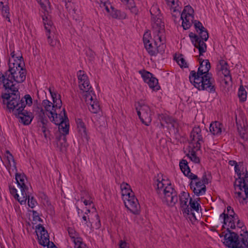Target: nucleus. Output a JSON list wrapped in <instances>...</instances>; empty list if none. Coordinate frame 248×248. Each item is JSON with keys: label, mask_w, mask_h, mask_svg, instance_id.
<instances>
[{"label": "nucleus", "mask_w": 248, "mask_h": 248, "mask_svg": "<svg viewBox=\"0 0 248 248\" xmlns=\"http://www.w3.org/2000/svg\"><path fill=\"white\" fill-rule=\"evenodd\" d=\"M35 232L38 238L42 237V235L45 234V233H48L45 227L41 224H39L36 226Z\"/></svg>", "instance_id": "40"}, {"label": "nucleus", "mask_w": 248, "mask_h": 248, "mask_svg": "<svg viewBox=\"0 0 248 248\" xmlns=\"http://www.w3.org/2000/svg\"><path fill=\"white\" fill-rule=\"evenodd\" d=\"M199 91H206L210 93L216 92L215 81L211 73L206 74L199 81L191 83Z\"/></svg>", "instance_id": "4"}, {"label": "nucleus", "mask_w": 248, "mask_h": 248, "mask_svg": "<svg viewBox=\"0 0 248 248\" xmlns=\"http://www.w3.org/2000/svg\"><path fill=\"white\" fill-rule=\"evenodd\" d=\"M0 9L3 16L9 14V7L8 5V0H0Z\"/></svg>", "instance_id": "35"}, {"label": "nucleus", "mask_w": 248, "mask_h": 248, "mask_svg": "<svg viewBox=\"0 0 248 248\" xmlns=\"http://www.w3.org/2000/svg\"><path fill=\"white\" fill-rule=\"evenodd\" d=\"M98 2L103 3V6L108 13H110L111 16H119L121 15V12L119 10H115L110 4L107 5L105 0H98Z\"/></svg>", "instance_id": "29"}, {"label": "nucleus", "mask_w": 248, "mask_h": 248, "mask_svg": "<svg viewBox=\"0 0 248 248\" xmlns=\"http://www.w3.org/2000/svg\"><path fill=\"white\" fill-rule=\"evenodd\" d=\"M151 16H158L160 14L159 10L156 6H153L150 9Z\"/></svg>", "instance_id": "57"}, {"label": "nucleus", "mask_w": 248, "mask_h": 248, "mask_svg": "<svg viewBox=\"0 0 248 248\" xmlns=\"http://www.w3.org/2000/svg\"><path fill=\"white\" fill-rule=\"evenodd\" d=\"M154 37V44L155 46H157V41H158L162 44L165 42V31H160L159 32H153Z\"/></svg>", "instance_id": "31"}, {"label": "nucleus", "mask_w": 248, "mask_h": 248, "mask_svg": "<svg viewBox=\"0 0 248 248\" xmlns=\"http://www.w3.org/2000/svg\"><path fill=\"white\" fill-rule=\"evenodd\" d=\"M194 25L195 29L196 30L197 32H199V31H202V30L204 29V27L203 26L201 22L198 20H195L193 22Z\"/></svg>", "instance_id": "54"}, {"label": "nucleus", "mask_w": 248, "mask_h": 248, "mask_svg": "<svg viewBox=\"0 0 248 248\" xmlns=\"http://www.w3.org/2000/svg\"><path fill=\"white\" fill-rule=\"evenodd\" d=\"M200 181H201V182H202V183L204 185L208 183V179L207 178L206 174L205 172L204 173L203 175H202V178Z\"/></svg>", "instance_id": "64"}, {"label": "nucleus", "mask_w": 248, "mask_h": 248, "mask_svg": "<svg viewBox=\"0 0 248 248\" xmlns=\"http://www.w3.org/2000/svg\"><path fill=\"white\" fill-rule=\"evenodd\" d=\"M66 135L64 134L59 133L58 135L56 136V139L57 141V145H61L62 147H65L66 144Z\"/></svg>", "instance_id": "36"}, {"label": "nucleus", "mask_w": 248, "mask_h": 248, "mask_svg": "<svg viewBox=\"0 0 248 248\" xmlns=\"http://www.w3.org/2000/svg\"><path fill=\"white\" fill-rule=\"evenodd\" d=\"M189 204H190V214L189 216H191V217H189L190 220L191 221H195L196 220V218L195 215V214L192 212L193 210H195L197 212H198L199 210V207H200V204L197 202L193 201L192 198L190 199L189 201Z\"/></svg>", "instance_id": "26"}, {"label": "nucleus", "mask_w": 248, "mask_h": 248, "mask_svg": "<svg viewBox=\"0 0 248 248\" xmlns=\"http://www.w3.org/2000/svg\"><path fill=\"white\" fill-rule=\"evenodd\" d=\"M28 191V190H24V191L23 192V190H21L22 197L20 198L19 197L18 198H15L16 199H17L18 200V201L20 203V204H25L26 203L28 198H29Z\"/></svg>", "instance_id": "45"}, {"label": "nucleus", "mask_w": 248, "mask_h": 248, "mask_svg": "<svg viewBox=\"0 0 248 248\" xmlns=\"http://www.w3.org/2000/svg\"><path fill=\"white\" fill-rule=\"evenodd\" d=\"M16 180L20 190H28V187L25 185V181L27 180V177L24 173H18L17 171L16 173Z\"/></svg>", "instance_id": "20"}, {"label": "nucleus", "mask_w": 248, "mask_h": 248, "mask_svg": "<svg viewBox=\"0 0 248 248\" xmlns=\"http://www.w3.org/2000/svg\"><path fill=\"white\" fill-rule=\"evenodd\" d=\"M168 183H170V182H168L165 179H162L161 181H160L158 179H156L155 184L156 186L155 190L156 193L160 197H162V193L163 192V189H165L166 186H167Z\"/></svg>", "instance_id": "27"}, {"label": "nucleus", "mask_w": 248, "mask_h": 248, "mask_svg": "<svg viewBox=\"0 0 248 248\" xmlns=\"http://www.w3.org/2000/svg\"><path fill=\"white\" fill-rule=\"evenodd\" d=\"M75 244V248H86V245L82 241L81 237L73 240Z\"/></svg>", "instance_id": "50"}, {"label": "nucleus", "mask_w": 248, "mask_h": 248, "mask_svg": "<svg viewBox=\"0 0 248 248\" xmlns=\"http://www.w3.org/2000/svg\"><path fill=\"white\" fill-rule=\"evenodd\" d=\"M46 35L47 36V41L50 46L54 47L56 45L57 42L56 40H53L50 35V34L47 33Z\"/></svg>", "instance_id": "59"}, {"label": "nucleus", "mask_w": 248, "mask_h": 248, "mask_svg": "<svg viewBox=\"0 0 248 248\" xmlns=\"http://www.w3.org/2000/svg\"><path fill=\"white\" fill-rule=\"evenodd\" d=\"M199 34L200 36L199 37L201 38L202 41L203 42L207 41L209 38V34L207 30L205 28L200 31L199 32Z\"/></svg>", "instance_id": "51"}, {"label": "nucleus", "mask_w": 248, "mask_h": 248, "mask_svg": "<svg viewBox=\"0 0 248 248\" xmlns=\"http://www.w3.org/2000/svg\"><path fill=\"white\" fill-rule=\"evenodd\" d=\"M167 1V3L168 5H170L171 8V11L173 13H176V12H178L179 13H180V11L179 10V6H175V0H166Z\"/></svg>", "instance_id": "52"}, {"label": "nucleus", "mask_w": 248, "mask_h": 248, "mask_svg": "<svg viewBox=\"0 0 248 248\" xmlns=\"http://www.w3.org/2000/svg\"><path fill=\"white\" fill-rule=\"evenodd\" d=\"M194 13L193 8L190 5H187L184 7L181 16H194Z\"/></svg>", "instance_id": "41"}, {"label": "nucleus", "mask_w": 248, "mask_h": 248, "mask_svg": "<svg viewBox=\"0 0 248 248\" xmlns=\"http://www.w3.org/2000/svg\"><path fill=\"white\" fill-rule=\"evenodd\" d=\"M190 139L192 142L196 141L195 145L193 146L196 151L200 150L201 142H203V139L202 135V130L199 126H195L190 133Z\"/></svg>", "instance_id": "13"}, {"label": "nucleus", "mask_w": 248, "mask_h": 248, "mask_svg": "<svg viewBox=\"0 0 248 248\" xmlns=\"http://www.w3.org/2000/svg\"><path fill=\"white\" fill-rule=\"evenodd\" d=\"M238 95L240 100L242 102H244L247 99V92L244 90L243 86H240L238 91Z\"/></svg>", "instance_id": "47"}, {"label": "nucleus", "mask_w": 248, "mask_h": 248, "mask_svg": "<svg viewBox=\"0 0 248 248\" xmlns=\"http://www.w3.org/2000/svg\"><path fill=\"white\" fill-rule=\"evenodd\" d=\"M93 96H94L92 94L83 95L85 102L90 104L89 107L90 111L93 113H97L100 111V108L98 101L95 98L94 99Z\"/></svg>", "instance_id": "14"}, {"label": "nucleus", "mask_w": 248, "mask_h": 248, "mask_svg": "<svg viewBox=\"0 0 248 248\" xmlns=\"http://www.w3.org/2000/svg\"><path fill=\"white\" fill-rule=\"evenodd\" d=\"M189 195L188 193L183 191L179 196L180 208L184 214L188 215L190 214V208L187 204Z\"/></svg>", "instance_id": "17"}, {"label": "nucleus", "mask_w": 248, "mask_h": 248, "mask_svg": "<svg viewBox=\"0 0 248 248\" xmlns=\"http://www.w3.org/2000/svg\"><path fill=\"white\" fill-rule=\"evenodd\" d=\"M144 46L149 54L151 56H155L158 52L157 46L155 44L153 46L151 42L147 44H146Z\"/></svg>", "instance_id": "34"}, {"label": "nucleus", "mask_w": 248, "mask_h": 248, "mask_svg": "<svg viewBox=\"0 0 248 248\" xmlns=\"http://www.w3.org/2000/svg\"><path fill=\"white\" fill-rule=\"evenodd\" d=\"M235 171L238 176V179H236L234 184L235 187V192L238 195V197L242 199V202L248 199V171L245 169L244 177H241L242 173L239 166H235L234 167Z\"/></svg>", "instance_id": "3"}, {"label": "nucleus", "mask_w": 248, "mask_h": 248, "mask_svg": "<svg viewBox=\"0 0 248 248\" xmlns=\"http://www.w3.org/2000/svg\"><path fill=\"white\" fill-rule=\"evenodd\" d=\"M220 217L223 218V224L226 225L227 224L228 220L230 219V217L229 216V215L223 212L220 215Z\"/></svg>", "instance_id": "61"}, {"label": "nucleus", "mask_w": 248, "mask_h": 248, "mask_svg": "<svg viewBox=\"0 0 248 248\" xmlns=\"http://www.w3.org/2000/svg\"><path fill=\"white\" fill-rule=\"evenodd\" d=\"M219 64L220 66V70L222 71V74L224 77L229 79V80H232V77L230 75V71L229 70L228 64L227 62L223 60L219 61Z\"/></svg>", "instance_id": "28"}, {"label": "nucleus", "mask_w": 248, "mask_h": 248, "mask_svg": "<svg viewBox=\"0 0 248 248\" xmlns=\"http://www.w3.org/2000/svg\"><path fill=\"white\" fill-rule=\"evenodd\" d=\"M43 20L46 32L50 34L51 30L53 27V23L51 20V16H43Z\"/></svg>", "instance_id": "32"}, {"label": "nucleus", "mask_w": 248, "mask_h": 248, "mask_svg": "<svg viewBox=\"0 0 248 248\" xmlns=\"http://www.w3.org/2000/svg\"><path fill=\"white\" fill-rule=\"evenodd\" d=\"M17 54L14 62H11L9 59V69L4 74L0 72V82L3 84L5 90L9 88L14 81L21 83L26 79V70L23 68V58L20 51H17Z\"/></svg>", "instance_id": "1"}, {"label": "nucleus", "mask_w": 248, "mask_h": 248, "mask_svg": "<svg viewBox=\"0 0 248 248\" xmlns=\"http://www.w3.org/2000/svg\"><path fill=\"white\" fill-rule=\"evenodd\" d=\"M32 216H33V220L34 221H38L41 222H43V219H41L39 217V213L34 210L32 211Z\"/></svg>", "instance_id": "58"}, {"label": "nucleus", "mask_w": 248, "mask_h": 248, "mask_svg": "<svg viewBox=\"0 0 248 248\" xmlns=\"http://www.w3.org/2000/svg\"><path fill=\"white\" fill-rule=\"evenodd\" d=\"M7 89L10 90L12 92L2 93L1 95L4 108L6 109L18 108L20 107L21 104H23L24 108L27 105L30 106L32 104V99L29 94H26L24 97L20 99L18 88L15 87V84H11L10 88Z\"/></svg>", "instance_id": "2"}, {"label": "nucleus", "mask_w": 248, "mask_h": 248, "mask_svg": "<svg viewBox=\"0 0 248 248\" xmlns=\"http://www.w3.org/2000/svg\"><path fill=\"white\" fill-rule=\"evenodd\" d=\"M7 161H12L13 162V167L14 169L16 170V171H17V169L16 166V162L15 160L14 159V156L12 154H10V155H7L6 156Z\"/></svg>", "instance_id": "56"}, {"label": "nucleus", "mask_w": 248, "mask_h": 248, "mask_svg": "<svg viewBox=\"0 0 248 248\" xmlns=\"http://www.w3.org/2000/svg\"><path fill=\"white\" fill-rule=\"evenodd\" d=\"M151 38V33L149 31H146L143 36V41L144 45L150 43V39Z\"/></svg>", "instance_id": "53"}, {"label": "nucleus", "mask_w": 248, "mask_h": 248, "mask_svg": "<svg viewBox=\"0 0 248 248\" xmlns=\"http://www.w3.org/2000/svg\"><path fill=\"white\" fill-rule=\"evenodd\" d=\"M9 189L11 194L14 196L15 198H18L19 197V195L17 193V190L16 188L12 186H9Z\"/></svg>", "instance_id": "60"}, {"label": "nucleus", "mask_w": 248, "mask_h": 248, "mask_svg": "<svg viewBox=\"0 0 248 248\" xmlns=\"http://www.w3.org/2000/svg\"><path fill=\"white\" fill-rule=\"evenodd\" d=\"M49 91L53 99L52 108L60 109L62 106V101L61 99V95L52 92L51 88H49Z\"/></svg>", "instance_id": "24"}, {"label": "nucleus", "mask_w": 248, "mask_h": 248, "mask_svg": "<svg viewBox=\"0 0 248 248\" xmlns=\"http://www.w3.org/2000/svg\"><path fill=\"white\" fill-rule=\"evenodd\" d=\"M140 108H136L138 115L141 122L146 126H148L152 121V114L149 107L146 105H139Z\"/></svg>", "instance_id": "10"}, {"label": "nucleus", "mask_w": 248, "mask_h": 248, "mask_svg": "<svg viewBox=\"0 0 248 248\" xmlns=\"http://www.w3.org/2000/svg\"><path fill=\"white\" fill-rule=\"evenodd\" d=\"M226 231L229 233L224 234L225 241L224 244L229 248H244L242 245L240 244L239 237L237 233L230 230L228 228Z\"/></svg>", "instance_id": "8"}, {"label": "nucleus", "mask_w": 248, "mask_h": 248, "mask_svg": "<svg viewBox=\"0 0 248 248\" xmlns=\"http://www.w3.org/2000/svg\"><path fill=\"white\" fill-rule=\"evenodd\" d=\"M39 240V244L44 247L49 245V238L48 233H45V234L42 235V237L38 238Z\"/></svg>", "instance_id": "38"}, {"label": "nucleus", "mask_w": 248, "mask_h": 248, "mask_svg": "<svg viewBox=\"0 0 248 248\" xmlns=\"http://www.w3.org/2000/svg\"><path fill=\"white\" fill-rule=\"evenodd\" d=\"M161 197L163 198V202L169 206H173L178 202L177 193L171 183H168L165 186Z\"/></svg>", "instance_id": "5"}, {"label": "nucleus", "mask_w": 248, "mask_h": 248, "mask_svg": "<svg viewBox=\"0 0 248 248\" xmlns=\"http://www.w3.org/2000/svg\"><path fill=\"white\" fill-rule=\"evenodd\" d=\"M163 122H165L166 124H172V126L174 127V123H175V120L171 117H170L168 115H166L163 116L161 117V125H163L162 123Z\"/></svg>", "instance_id": "49"}, {"label": "nucleus", "mask_w": 248, "mask_h": 248, "mask_svg": "<svg viewBox=\"0 0 248 248\" xmlns=\"http://www.w3.org/2000/svg\"><path fill=\"white\" fill-rule=\"evenodd\" d=\"M204 62H206V66L205 67H203L202 63H201L197 72L194 70L190 71L189 79L191 83L195 82V81H199L200 78L204 76L206 74H210L209 71L211 68V65L209 60H205Z\"/></svg>", "instance_id": "9"}, {"label": "nucleus", "mask_w": 248, "mask_h": 248, "mask_svg": "<svg viewBox=\"0 0 248 248\" xmlns=\"http://www.w3.org/2000/svg\"><path fill=\"white\" fill-rule=\"evenodd\" d=\"M228 226L232 229H234L235 228V222L233 221L232 218L230 217V219L228 220L227 222Z\"/></svg>", "instance_id": "62"}, {"label": "nucleus", "mask_w": 248, "mask_h": 248, "mask_svg": "<svg viewBox=\"0 0 248 248\" xmlns=\"http://www.w3.org/2000/svg\"><path fill=\"white\" fill-rule=\"evenodd\" d=\"M140 73L141 74L144 81L148 84L150 88L155 91H157L160 89L158 79L154 77L151 73L144 70L142 71H140Z\"/></svg>", "instance_id": "11"}, {"label": "nucleus", "mask_w": 248, "mask_h": 248, "mask_svg": "<svg viewBox=\"0 0 248 248\" xmlns=\"http://www.w3.org/2000/svg\"><path fill=\"white\" fill-rule=\"evenodd\" d=\"M240 236L241 237V242L244 245L243 247L244 248H248V232L247 231L244 232L243 233L240 234Z\"/></svg>", "instance_id": "42"}, {"label": "nucleus", "mask_w": 248, "mask_h": 248, "mask_svg": "<svg viewBox=\"0 0 248 248\" xmlns=\"http://www.w3.org/2000/svg\"><path fill=\"white\" fill-rule=\"evenodd\" d=\"M223 127V124L218 121L212 122L210 125V131L214 135L219 136L221 134Z\"/></svg>", "instance_id": "22"}, {"label": "nucleus", "mask_w": 248, "mask_h": 248, "mask_svg": "<svg viewBox=\"0 0 248 248\" xmlns=\"http://www.w3.org/2000/svg\"><path fill=\"white\" fill-rule=\"evenodd\" d=\"M67 231L70 237L72 239V240L80 238V237L79 236L78 233L77 232L74 228L72 227H68L67 228Z\"/></svg>", "instance_id": "44"}, {"label": "nucleus", "mask_w": 248, "mask_h": 248, "mask_svg": "<svg viewBox=\"0 0 248 248\" xmlns=\"http://www.w3.org/2000/svg\"><path fill=\"white\" fill-rule=\"evenodd\" d=\"M34 111L36 115L38 122L41 123L42 125H44L45 123H47V120L46 117L44 110L42 107L38 106H36L34 109Z\"/></svg>", "instance_id": "23"}, {"label": "nucleus", "mask_w": 248, "mask_h": 248, "mask_svg": "<svg viewBox=\"0 0 248 248\" xmlns=\"http://www.w3.org/2000/svg\"><path fill=\"white\" fill-rule=\"evenodd\" d=\"M190 186L194 194L198 196L204 194L205 193L206 186L202 182L199 181L198 178V179L192 180L190 183Z\"/></svg>", "instance_id": "15"}, {"label": "nucleus", "mask_w": 248, "mask_h": 248, "mask_svg": "<svg viewBox=\"0 0 248 248\" xmlns=\"http://www.w3.org/2000/svg\"><path fill=\"white\" fill-rule=\"evenodd\" d=\"M152 26L153 32H159L160 31H165V25L162 19L157 16H153L152 18Z\"/></svg>", "instance_id": "19"}, {"label": "nucleus", "mask_w": 248, "mask_h": 248, "mask_svg": "<svg viewBox=\"0 0 248 248\" xmlns=\"http://www.w3.org/2000/svg\"><path fill=\"white\" fill-rule=\"evenodd\" d=\"M58 125H59L58 128L60 133L65 135L69 134V124L68 118H67V120L62 121V122H61V123Z\"/></svg>", "instance_id": "30"}, {"label": "nucleus", "mask_w": 248, "mask_h": 248, "mask_svg": "<svg viewBox=\"0 0 248 248\" xmlns=\"http://www.w3.org/2000/svg\"><path fill=\"white\" fill-rule=\"evenodd\" d=\"M187 156L192 162L195 163H199L200 162L199 157L197 156L196 151L193 150L191 151L190 154H187Z\"/></svg>", "instance_id": "48"}, {"label": "nucleus", "mask_w": 248, "mask_h": 248, "mask_svg": "<svg viewBox=\"0 0 248 248\" xmlns=\"http://www.w3.org/2000/svg\"><path fill=\"white\" fill-rule=\"evenodd\" d=\"M78 79L79 88L82 91L83 95H88V94H92L94 97L93 89L91 86L88 76L84 73L83 71L79 70L77 73Z\"/></svg>", "instance_id": "7"}, {"label": "nucleus", "mask_w": 248, "mask_h": 248, "mask_svg": "<svg viewBox=\"0 0 248 248\" xmlns=\"http://www.w3.org/2000/svg\"><path fill=\"white\" fill-rule=\"evenodd\" d=\"M27 200H28L29 206L31 208L34 207L36 204L37 203V202L34 199V198L33 197L30 198V196L29 195V198H28Z\"/></svg>", "instance_id": "55"}, {"label": "nucleus", "mask_w": 248, "mask_h": 248, "mask_svg": "<svg viewBox=\"0 0 248 248\" xmlns=\"http://www.w3.org/2000/svg\"><path fill=\"white\" fill-rule=\"evenodd\" d=\"M179 166L184 174L189 179L191 180L198 179L197 175L191 172L190 168L188 166V163L186 160H181L179 163Z\"/></svg>", "instance_id": "18"}, {"label": "nucleus", "mask_w": 248, "mask_h": 248, "mask_svg": "<svg viewBox=\"0 0 248 248\" xmlns=\"http://www.w3.org/2000/svg\"><path fill=\"white\" fill-rule=\"evenodd\" d=\"M76 123L78 128L81 134H84V135L87 136L86 128L82 120L81 119H78L76 120Z\"/></svg>", "instance_id": "37"}, {"label": "nucleus", "mask_w": 248, "mask_h": 248, "mask_svg": "<svg viewBox=\"0 0 248 248\" xmlns=\"http://www.w3.org/2000/svg\"><path fill=\"white\" fill-rule=\"evenodd\" d=\"M42 105L45 108L46 111L49 112L50 114L51 110H56L54 108L52 109V103L47 99L44 100L42 102Z\"/></svg>", "instance_id": "43"}, {"label": "nucleus", "mask_w": 248, "mask_h": 248, "mask_svg": "<svg viewBox=\"0 0 248 248\" xmlns=\"http://www.w3.org/2000/svg\"><path fill=\"white\" fill-rule=\"evenodd\" d=\"M194 41L193 45L198 49L199 51L200 56L202 55L203 53L206 51L207 46L206 44L202 41L198 35H197V38H193Z\"/></svg>", "instance_id": "21"}, {"label": "nucleus", "mask_w": 248, "mask_h": 248, "mask_svg": "<svg viewBox=\"0 0 248 248\" xmlns=\"http://www.w3.org/2000/svg\"><path fill=\"white\" fill-rule=\"evenodd\" d=\"M174 59L176 60L177 62L181 68L188 67V65L186 60L183 58V55L181 54L178 58L174 57Z\"/></svg>", "instance_id": "46"}, {"label": "nucleus", "mask_w": 248, "mask_h": 248, "mask_svg": "<svg viewBox=\"0 0 248 248\" xmlns=\"http://www.w3.org/2000/svg\"><path fill=\"white\" fill-rule=\"evenodd\" d=\"M129 10L131 11V14L134 15H137L138 14V9L135 6H131V7H129Z\"/></svg>", "instance_id": "63"}, {"label": "nucleus", "mask_w": 248, "mask_h": 248, "mask_svg": "<svg viewBox=\"0 0 248 248\" xmlns=\"http://www.w3.org/2000/svg\"><path fill=\"white\" fill-rule=\"evenodd\" d=\"M51 116H48L50 121L56 125H58L62 122L63 120H67V116L65 108H63L62 111L58 114L56 110H51Z\"/></svg>", "instance_id": "16"}, {"label": "nucleus", "mask_w": 248, "mask_h": 248, "mask_svg": "<svg viewBox=\"0 0 248 248\" xmlns=\"http://www.w3.org/2000/svg\"><path fill=\"white\" fill-rule=\"evenodd\" d=\"M125 206L133 214L138 215L140 213V206L138 199L134 194L129 196V198L124 199Z\"/></svg>", "instance_id": "12"}, {"label": "nucleus", "mask_w": 248, "mask_h": 248, "mask_svg": "<svg viewBox=\"0 0 248 248\" xmlns=\"http://www.w3.org/2000/svg\"><path fill=\"white\" fill-rule=\"evenodd\" d=\"M123 199L129 198V196L134 194L130 186L126 183H123L120 186Z\"/></svg>", "instance_id": "25"}, {"label": "nucleus", "mask_w": 248, "mask_h": 248, "mask_svg": "<svg viewBox=\"0 0 248 248\" xmlns=\"http://www.w3.org/2000/svg\"><path fill=\"white\" fill-rule=\"evenodd\" d=\"M190 16H180V20H182V27L184 30H186L190 28L191 23L189 21Z\"/></svg>", "instance_id": "39"}, {"label": "nucleus", "mask_w": 248, "mask_h": 248, "mask_svg": "<svg viewBox=\"0 0 248 248\" xmlns=\"http://www.w3.org/2000/svg\"><path fill=\"white\" fill-rule=\"evenodd\" d=\"M41 7V11L44 13V16L49 13L50 10L48 0H37Z\"/></svg>", "instance_id": "33"}, {"label": "nucleus", "mask_w": 248, "mask_h": 248, "mask_svg": "<svg viewBox=\"0 0 248 248\" xmlns=\"http://www.w3.org/2000/svg\"><path fill=\"white\" fill-rule=\"evenodd\" d=\"M24 105L23 104H21L20 107L8 109L10 112L12 111L14 114L20 119V123L24 125H29L32 121L33 116L31 112L24 109Z\"/></svg>", "instance_id": "6"}]
</instances>
